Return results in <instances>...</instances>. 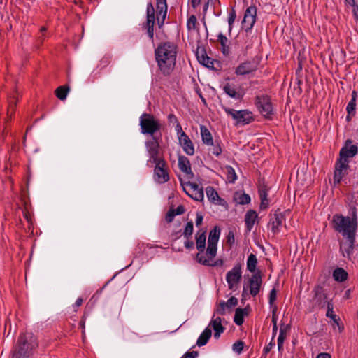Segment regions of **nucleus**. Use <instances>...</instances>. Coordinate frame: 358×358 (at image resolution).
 I'll return each mask as SVG.
<instances>
[{
    "label": "nucleus",
    "instance_id": "8fccbe9b",
    "mask_svg": "<svg viewBox=\"0 0 358 358\" xmlns=\"http://www.w3.org/2000/svg\"><path fill=\"white\" fill-rule=\"evenodd\" d=\"M257 16V8L255 6H249L244 14V17H256Z\"/></svg>",
    "mask_w": 358,
    "mask_h": 358
},
{
    "label": "nucleus",
    "instance_id": "20e7f679",
    "mask_svg": "<svg viewBox=\"0 0 358 358\" xmlns=\"http://www.w3.org/2000/svg\"><path fill=\"white\" fill-rule=\"evenodd\" d=\"M141 132L143 134L152 136H158L157 133L161 134L162 124L159 120L155 118L150 113H144L139 118Z\"/></svg>",
    "mask_w": 358,
    "mask_h": 358
},
{
    "label": "nucleus",
    "instance_id": "dca6fc26",
    "mask_svg": "<svg viewBox=\"0 0 358 358\" xmlns=\"http://www.w3.org/2000/svg\"><path fill=\"white\" fill-rule=\"evenodd\" d=\"M185 185L189 187V189L187 190L185 187H183V189L189 197L197 201L203 200L204 193L203 188L200 187L198 184L189 181L186 182Z\"/></svg>",
    "mask_w": 358,
    "mask_h": 358
},
{
    "label": "nucleus",
    "instance_id": "412c9836",
    "mask_svg": "<svg viewBox=\"0 0 358 358\" xmlns=\"http://www.w3.org/2000/svg\"><path fill=\"white\" fill-rule=\"evenodd\" d=\"M258 218V214L254 210H249L245 215V225L247 232H250Z\"/></svg>",
    "mask_w": 358,
    "mask_h": 358
},
{
    "label": "nucleus",
    "instance_id": "0eeeda50",
    "mask_svg": "<svg viewBox=\"0 0 358 358\" xmlns=\"http://www.w3.org/2000/svg\"><path fill=\"white\" fill-rule=\"evenodd\" d=\"M225 113L231 115L236 121V125H245L251 123L254 120V115L252 113L248 110H236L225 106L222 107Z\"/></svg>",
    "mask_w": 358,
    "mask_h": 358
},
{
    "label": "nucleus",
    "instance_id": "052dcab7",
    "mask_svg": "<svg viewBox=\"0 0 358 358\" xmlns=\"http://www.w3.org/2000/svg\"><path fill=\"white\" fill-rule=\"evenodd\" d=\"M285 337H282L281 336H278V350L280 351L283 349V343H284V341H285Z\"/></svg>",
    "mask_w": 358,
    "mask_h": 358
},
{
    "label": "nucleus",
    "instance_id": "39448f33",
    "mask_svg": "<svg viewBox=\"0 0 358 358\" xmlns=\"http://www.w3.org/2000/svg\"><path fill=\"white\" fill-rule=\"evenodd\" d=\"M358 152V148L355 145H352L350 140H347L345 145L340 150V162L339 167L337 168V171L340 174L345 172L348 169V159L352 158L357 155Z\"/></svg>",
    "mask_w": 358,
    "mask_h": 358
},
{
    "label": "nucleus",
    "instance_id": "603ef678",
    "mask_svg": "<svg viewBox=\"0 0 358 358\" xmlns=\"http://www.w3.org/2000/svg\"><path fill=\"white\" fill-rule=\"evenodd\" d=\"M356 107V100L355 98H352L350 101L348 103L346 110L349 114L355 113Z\"/></svg>",
    "mask_w": 358,
    "mask_h": 358
},
{
    "label": "nucleus",
    "instance_id": "69168bd1",
    "mask_svg": "<svg viewBox=\"0 0 358 358\" xmlns=\"http://www.w3.org/2000/svg\"><path fill=\"white\" fill-rule=\"evenodd\" d=\"M274 345H275L274 343H273L272 342H270L266 346H265L264 348V352L265 354L268 353L271 351V350L273 348Z\"/></svg>",
    "mask_w": 358,
    "mask_h": 358
},
{
    "label": "nucleus",
    "instance_id": "4468645a",
    "mask_svg": "<svg viewBox=\"0 0 358 358\" xmlns=\"http://www.w3.org/2000/svg\"><path fill=\"white\" fill-rule=\"evenodd\" d=\"M262 284V278L261 272L253 273L248 280L247 288L249 289L250 294L252 297H255L259 292Z\"/></svg>",
    "mask_w": 358,
    "mask_h": 358
},
{
    "label": "nucleus",
    "instance_id": "ddd939ff",
    "mask_svg": "<svg viewBox=\"0 0 358 358\" xmlns=\"http://www.w3.org/2000/svg\"><path fill=\"white\" fill-rule=\"evenodd\" d=\"M285 221V215L282 213L275 212L271 215L268 227L273 234H279Z\"/></svg>",
    "mask_w": 358,
    "mask_h": 358
},
{
    "label": "nucleus",
    "instance_id": "7c9ffc66",
    "mask_svg": "<svg viewBox=\"0 0 358 358\" xmlns=\"http://www.w3.org/2000/svg\"><path fill=\"white\" fill-rule=\"evenodd\" d=\"M157 245L151 244H146L145 243H138L135 248V255L137 257H140L143 254L148 255V250L157 248Z\"/></svg>",
    "mask_w": 358,
    "mask_h": 358
},
{
    "label": "nucleus",
    "instance_id": "473e14b6",
    "mask_svg": "<svg viewBox=\"0 0 358 358\" xmlns=\"http://www.w3.org/2000/svg\"><path fill=\"white\" fill-rule=\"evenodd\" d=\"M248 313L245 308H238L236 309L234 317V322L236 325H242L244 322V317Z\"/></svg>",
    "mask_w": 358,
    "mask_h": 358
},
{
    "label": "nucleus",
    "instance_id": "6e6d98bb",
    "mask_svg": "<svg viewBox=\"0 0 358 358\" xmlns=\"http://www.w3.org/2000/svg\"><path fill=\"white\" fill-rule=\"evenodd\" d=\"M198 356L197 351H191L185 352L181 358H196Z\"/></svg>",
    "mask_w": 358,
    "mask_h": 358
},
{
    "label": "nucleus",
    "instance_id": "2eb2a0df",
    "mask_svg": "<svg viewBox=\"0 0 358 358\" xmlns=\"http://www.w3.org/2000/svg\"><path fill=\"white\" fill-rule=\"evenodd\" d=\"M258 69V63L254 60H247L238 65L235 69L237 76H246L255 73Z\"/></svg>",
    "mask_w": 358,
    "mask_h": 358
},
{
    "label": "nucleus",
    "instance_id": "f3484780",
    "mask_svg": "<svg viewBox=\"0 0 358 358\" xmlns=\"http://www.w3.org/2000/svg\"><path fill=\"white\" fill-rule=\"evenodd\" d=\"M166 14V0H157V23L159 29H161L164 24Z\"/></svg>",
    "mask_w": 358,
    "mask_h": 358
},
{
    "label": "nucleus",
    "instance_id": "13d9d810",
    "mask_svg": "<svg viewBox=\"0 0 358 358\" xmlns=\"http://www.w3.org/2000/svg\"><path fill=\"white\" fill-rule=\"evenodd\" d=\"M277 306H274L272 309V323L273 326L277 325V316H276Z\"/></svg>",
    "mask_w": 358,
    "mask_h": 358
},
{
    "label": "nucleus",
    "instance_id": "2f4dec72",
    "mask_svg": "<svg viewBox=\"0 0 358 358\" xmlns=\"http://www.w3.org/2000/svg\"><path fill=\"white\" fill-rule=\"evenodd\" d=\"M211 335L212 331L210 327H207L199 336L196 345L199 347L205 345L211 337Z\"/></svg>",
    "mask_w": 358,
    "mask_h": 358
},
{
    "label": "nucleus",
    "instance_id": "79ce46f5",
    "mask_svg": "<svg viewBox=\"0 0 358 358\" xmlns=\"http://www.w3.org/2000/svg\"><path fill=\"white\" fill-rule=\"evenodd\" d=\"M334 303L332 300L327 301V317L331 318L334 322H336V315L334 311Z\"/></svg>",
    "mask_w": 358,
    "mask_h": 358
},
{
    "label": "nucleus",
    "instance_id": "a19ab883",
    "mask_svg": "<svg viewBox=\"0 0 358 358\" xmlns=\"http://www.w3.org/2000/svg\"><path fill=\"white\" fill-rule=\"evenodd\" d=\"M226 171H227V178L228 181L231 183H234L237 179V176L235 172V170L231 166H227Z\"/></svg>",
    "mask_w": 358,
    "mask_h": 358
},
{
    "label": "nucleus",
    "instance_id": "9d476101",
    "mask_svg": "<svg viewBox=\"0 0 358 358\" xmlns=\"http://www.w3.org/2000/svg\"><path fill=\"white\" fill-rule=\"evenodd\" d=\"M220 229L217 226H215L209 233L206 255L210 259H213L217 255V245L220 236Z\"/></svg>",
    "mask_w": 358,
    "mask_h": 358
},
{
    "label": "nucleus",
    "instance_id": "5701e85b",
    "mask_svg": "<svg viewBox=\"0 0 358 358\" xmlns=\"http://www.w3.org/2000/svg\"><path fill=\"white\" fill-rule=\"evenodd\" d=\"M196 261L202 265L209 266H222L224 264V261L222 259H218L213 263H210V260L213 259H210L208 256L206 257L204 255L198 253L196 256Z\"/></svg>",
    "mask_w": 358,
    "mask_h": 358
},
{
    "label": "nucleus",
    "instance_id": "680f3d73",
    "mask_svg": "<svg viewBox=\"0 0 358 358\" xmlns=\"http://www.w3.org/2000/svg\"><path fill=\"white\" fill-rule=\"evenodd\" d=\"M167 119L169 123L177 124V122H178L176 116L173 113L169 114L167 117Z\"/></svg>",
    "mask_w": 358,
    "mask_h": 358
},
{
    "label": "nucleus",
    "instance_id": "aec40b11",
    "mask_svg": "<svg viewBox=\"0 0 358 358\" xmlns=\"http://www.w3.org/2000/svg\"><path fill=\"white\" fill-rule=\"evenodd\" d=\"M269 187H267L264 182L259 184L258 193L261 200L259 208L261 210H266L269 206V200L268 199V193Z\"/></svg>",
    "mask_w": 358,
    "mask_h": 358
},
{
    "label": "nucleus",
    "instance_id": "5fc2aeb1",
    "mask_svg": "<svg viewBox=\"0 0 358 358\" xmlns=\"http://www.w3.org/2000/svg\"><path fill=\"white\" fill-rule=\"evenodd\" d=\"M176 214L174 213V210L170 209L166 215V221L169 223L171 222L173 220Z\"/></svg>",
    "mask_w": 358,
    "mask_h": 358
},
{
    "label": "nucleus",
    "instance_id": "864d4df0",
    "mask_svg": "<svg viewBox=\"0 0 358 358\" xmlns=\"http://www.w3.org/2000/svg\"><path fill=\"white\" fill-rule=\"evenodd\" d=\"M225 303H227L229 310H231L232 307H234L238 304V299L235 296H231L227 300V301H225Z\"/></svg>",
    "mask_w": 358,
    "mask_h": 358
},
{
    "label": "nucleus",
    "instance_id": "338daca9",
    "mask_svg": "<svg viewBox=\"0 0 358 358\" xmlns=\"http://www.w3.org/2000/svg\"><path fill=\"white\" fill-rule=\"evenodd\" d=\"M194 243L192 241H187L185 242V247L188 250L194 248Z\"/></svg>",
    "mask_w": 358,
    "mask_h": 358
},
{
    "label": "nucleus",
    "instance_id": "bb28decb",
    "mask_svg": "<svg viewBox=\"0 0 358 358\" xmlns=\"http://www.w3.org/2000/svg\"><path fill=\"white\" fill-rule=\"evenodd\" d=\"M206 196H207L208 200L211 203H215V204H221L222 201H224L223 199H222L220 197V196L218 195L217 192L211 186H208L206 188Z\"/></svg>",
    "mask_w": 358,
    "mask_h": 358
},
{
    "label": "nucleus",
    "instance_id": "9b49d317",
    "mask_svg": "<svg viewBox=\"0 0 358 358\" xmlns=\"http://www.w3.org/2000/svg\"><path fill=\"white\" fill-rule=\"evenodd\" d=\"M242 277L241 264H236L232 269L227 272L226 275V281L229 289H234L240 282Z\"/></svg>",
    "mask_w": 358,
    "mask_h": 358
},
{
    "label": "nucleus",
    "instance_id": "c03bdc74",
    "mask_svg": "<svg viewBox=\"0 0 358 358\" xmlns=\"http://www.w3.org/2000/svg\"><path fill=\"white\" fill-rule=\"evenodd\" d=\"M252 47V43L251 41V38H250L248 36H246L245 38V45L241 49L242 55L243 56L247 55L248 51L250 49H251Z\"/></svg>",
    "mask_w": 358,
    "mask_h": 358
},
{
    "label": "nucleus",
    "instance_id": "37998d69",
    "mask_svg": "<svg viewBox=\"0 0 358 358\" xmlns=\"http://www.w3.org/2000/svg\"><path fill=\"white\" fill-rule=\"evenodd\" d=\"M194 231V225L192 221H189L187 223L184 231L183 235L187 238H189L193 234Z\"/></svg>",
    "mask_w": 358,
    "mask_h": 358
},
{
    "label": "nucleus",
    "instance_id": "b1692460",
    "mask_svg": "<svg viewBox=\"0 0 358 358\" xmlns=\"http://www.w3.org/2000/svg\"><path fill=\"white\" fill-rule=\"evenodd\" d=\"M355 240L345 239V242L340 245V251L344 257H350L353 252Z\"/></svg>",
    "mask_w": 358,
    "mask_h": 358
},
{
    "label": "nucleus",
    "instance_id": "f03ea898",
    "mask_svg": "<svg viewBox=\"0 0 358 358\" xmlns=\"http://www.w3.org/2000/svg\"><path fill=\"white\" fill-rule=\"evenodd\" d=\"M357 227L358 221L355 208H352L351 216L337 215V232L344 239H351L352 241L355 240Z\"/></svg>",
    "mask_w": 358,
    "mask_h": 358
},
{
    "label": "nucleus",
    "instance_id": "6ab92c4d",
    "mask_svg": "<svg viewBox=\"0 0 358 358\" xmlns=\"http://www.w3.org/2000/svg\"><path fill=\"white\" fill-rule=\"evenodd\" d=\"M178 167L181 171L185 173L187 179H192L194 178V173L191 169V164L187 157H178Z\"/></svg>",
    "mask_w": 358,
    "mask_h": 358
},
{
    "label": "nucleus",
    "instance_id": "7ed1b4c3",
    "mask_svg": "<svg viewBox=\"0 0 358 358\" xmlns=\"http://www.w3.org/2000/svg\"><path fill=\"white\" fill-rule=\"evenodd\" d=\"M38 346L36 338L31 333L20 334L12 358H28Z\"/></svg>",
    "mask_w": 358,
    "mask_h": 358
},
{
    "label": "nucleus",
    "instance_id": "f704fd0d",
    "mask_svg": "<svg viewBox=\"0 0 358 358\" xmlns=\"http://www.w3.org/2000/svg\"><path fill=\"white\" fill-rule=\"evenodd\" d=\"M247 270L251 273H254L257 265V259L255 255L251 253L247 259Z\"/></svg>",
    "mask_w": 358,
    "mask_h": 358
},
{
    "label": "nucleus",
    "instance_id": "f8f14e48",
    "mask_svg": "<svg viewBox=\"0 0 358 358\" xmlns=\"http://www.w3.org/2000/svg\"><path fill=\"white\" fill-rule=\"evenodd\" d=\"M154 164V177L155 181L160 184L165 183L166 182H167L169 180V176L168 170L166 167V164L164 159H159L156 162H155Z\"/></svg>",
    "mask_w": 358,
    "mask_h": 358
},
{
    "label": "nucleus",
    "instance_id": "f257e3e1",
    "mask_svg": "<svg viewBox=\"0 0 358 358\" xmlns=\"http://www.w3.org/2000/svg\"><path fill=\"white\" fill-rule=\"evenodd\" d=\"M177 55V47L172 42H162L155 50V57L160 72L169 76L173 71Z\"/></svg>",
    "mask_w": 358,
    "mask_h": 358
},
{
    "label": "nucleus",
    "instance_id": "c756f323",
    "mask_svg": "<svg viewBox=\"0 0 358 358\" xmlns=\"http://www.w3.org/2000/svg\"><path fill=\"white\" fill-rule=\"evenodd\" d=\"M196 238V246L197 250L200 252H203L206 248V231H203L200 233V231H198L195 236Z\"/></svg>",
    "mask_w": 358,
    "mask_h": 358
},
{
    "label": "nucleus",
    "instance_id": "a211bd4d",
    "mask_svg": "<svg viewBox=\"0 0 358 358\" xmlns=\"http://www.w3.org/2000/svg\"><path fill=\"white\" fill-rule=\"evenodd\" d=\"M222 318L219 316H216L215 313H213L210 322L209 323L208 327H210L214 331V337L217 339L220 337V335L224 331L225 328L222 324Z\"/></svg>",
    "mask_w": 358,
    "mask_h": 358
},
{
    "label": "nucleus",
    "instance_id": "0e129e2a",
    "mask_svg": "<svg viewBox=\"0 0 358 358\" xmlns=\"http://www.w3.org/2000/svg\"><path fill=\"white\" fill-rule=\"evenodd\" d=\"M173 210H174V213L176 214V215H181L185 211L184 207L182 206H179L176 209H173Z\"/></svg>",
    "mask_w": 358,
    "mask_h": 358
},
{
    "label": "nucleus",
    "instance_id": "de8ad7c7",
    "mask_svg": "<svg viewBox=\"0 0 358 358\" xmlns=\"http://www.w3.org/2000/svg\"><path fill=\"white\" fill-rule=\"evenodd\" d=\"M244 348V342L242 341H238L236 343H234L232 345V350L238 353L241 354V352L243 351Z\"/></svg>",
    "mask_w": 358,
    "mask_h": 358
},
{
    "label": "nucleus",
    "instance_id": "e2e57ef3",
    "mask_svg": "<svg viewBox=\"0 0 358 358\" xmlns=\"http://www.w3.org/2000/svg\"><path fill=\"white\" fill-rule=\"evenodd\" d=\"M203 220V215L200 213H196V225L197 227L200 226L202 224Z\"/></svg>",
    "mask_w": 358,
    "mask_h": 358
},
{
    "label": "nucleus",
    "instance_id": "3c124183",
    "mask_svg": "<svg viewBox=\"0 0 358 358\" xmlns=\"http://www.w3.org/2000/svg\"><path fill=\"white\" fill-rule=\"evenodd\" d=\"M236 11L233 8L229 13V16H228V24H229V31L231 30V27L236 20Z\"/></svg>",
    "mask_w": 358,
    "mask_h": 358
},
{
    "label": "nucleus",
    "instance_id": "a878e982",
    "mask_svg": "<svg viewBox=\"0 0 358 358\" xmlns=\"http://www.w3.org/2000/svg\"><path fill=\"white\" fill-rule=\"evenodd\" d=\"M223 90L229 96L236 100H241L243 96V94L241 92L236 90L235 86L229 83H227L224 86Z\"/></svg>",
    "mask_w": 358,
    "mask_h": 358
},
{
    "label": "nucleus",
    "instance_id": "4d7b16f0",
    "mask_svg": "<svg viewBox=\"0 0 358 358\" xmlns=\"http://www.w3.org/2000/svg\"><path fill=\"white\" fill-rule=\"evenodd\" d=\"M234 234L230 231L227 236V243L231 246L234 243Z\"/></svg>",
    "mask_w": 358,
    "mask_h": 358
},
{
    "label": "nucleus",
    "instance_id": "72a5a7b5",
    "mask_svg": "<svg viewBox=\"0 0 358 358\" xmlns=\"http://www.w3.org/2000/svg\"><path fill=\"white\" fill-rule=\"evenodd\" d=\"M348 276V273L343 268L337 267V294L338 291H343L340 283L347 280Z\"/></svg>",
    "mask_w": 358,
    "mask_h": 358
},
{
    "label": "nucleus",
    "instance_id": "a18cd8bd",
    "mask_svg": "<svg viewBox=\"0 0 358 358\" xmlns=\"http://www.w3.org/2000/svg\"><path fill=\"white\" fill-rule=\"evenodd\" d=\"M17 99L13 96L10 97L9 100V106L8 109V114L11 116L15 112V108L17 105Z\"/></svg>",
    "mask_w": 358,
    "mask_h": 358
},
{
    "label": "nucleus",
    "instance_id": "4c0bfd02",
    "mask_svg": "<svg viewBox=\"0 0 358 358\" xmlns=\"http://www.w3.org/2000/svg\"><path fill=\"white\" fill-rule=\"evenodd\" d=\"M229 312V308L225 303L224 301H220L218 304L216 305V308H215L214 313L217 314L219 315H224L227 312Z\"/></svg>",
    "mask_w": 358,
    "mask_h": 358
},
{
    "label": "nucleus",
    "instance_id": "1a4fd4ad",
    "mask_svg": "<svg viewBox=\"0 0 358 358\" xmlns=\"http://www.w3.org/2000/svg\"><path fill=\"white\" fill-rule=\"evenodd\" d=\"M255 106L259 112L265 117L270 118L273 115V108L271 99L268 95L260 94L255 97Z\"/></svg>",
    "mask_w": 358,
    "mask_h": 358
},
{
    "label": "nucleus",
    "instance_id": "09e8293b",
    "mask_svg": "<svg viewBox=\"0 0 358 358\" xmlns=\"http://www.w3.org/2000/svg\"><path fill=\"white\" fill-rule=\"evenodd\" d=\"M175 131L177 134L178 140H181L182 138L186 137L187 136L183 131L182 126L179 122H177L175 126Z\"/></svg>",
    "mask_w": 358,
    "mask_h": 358
},
{
    "label": "nucleus",
    "instance_id": "cd10ccee",
    "mask_svg": "<svg viewBox=\"0 0 358 358\" xmlns=\"http://www.w3.org/2000/svg\"><path fill=\"white\" fill-rule=\"evenodd\" d=\"M200 132L203 143L206 145H213V138L208 129L204 125H200Z\"/></svg>",
    "mask_w": 358,
    "mask_h": 358
},
{
    "label": "nucleus",
    "instance_id": "423d86ee",
    "mask_svg": "<svg viewBox=\"0 0 358 358\" xmlns=\"http://www.w3.org/2000/svg\"><path fill=\"white\" fill-rule=\"evenodd\" d=\"M162 134H158V136H152L151 138L147 140L145 143V149L148 152V159L147 160V165L152 166L154 163L157 160L162 159L159 157V140L161 139Z\"/></svg>",
    "mask_w": 358,
    "mask_h": 358
},
{
    "label": "nucleus",
    "instance_id": "393cba45",
    "mask_svg": "<svg viewBox=\"0 0 358 358\" xmlns=\"http://www.w3.org/2000/svg\"><path fill=\"white\" fill-rule=\"evenodd\" d=\"M180 144L182 147L184 152L188 155H193L194 154V146L188 136L183 137L181 140H178Z\"/></svg>",
    "mask_w": 358,
    "mask_h": 358
},
{
    "label": "nucleus",
    "instance_id": "6e6552de",
    "mask_svg": "<svg viewBox=\"0 0 358 358\" xmlns=\"http://www.w3.org/2000/svg\"><path fill=\"white\" fill-rule=\"evenodd\" d=\"M155 24V10L152 2H148L146 8V20L141 25L143 31H145L148 38L154 41V26Z\"/></svg>",
    "mask_w": 358,
    "mask_h": 358
},
{
    "label": "nucleus",
    "instance_id": "58836bf2",
    "mask_svg": "<svg viewBox=\"0 0 358 358\" xmlns=\"http://www.w3.org/2000/svg\"><path fill=\"white\" fill-rule=\"evenodd\" d=\"M211 148H209V152H210L213 155L218 157L222 153V148L220 146V141H215L213 142V145H210Z\"/></svg>",
    "mask_w": 358,
    "mask_h": 358
},
{
    "label": "nucleus",
    "instance_id": "774afa93",
    "mask_svg": "<svg viewBox=\"0 0 358 358\" xmlns=\"http://www.w3.org/2000/svg\"><path fill=\"white\" fill-rule=\"evenodd\" d=\"M23 215H24V217L26 219V220H27L29 223L31 224V222H32V218H31V215H30L29 213L26 212V211H24V212H23Z\"/></svg>",
    "mask_w": 358,
    "mask_h": 358
},
{
    "label": "nucleus",
    "instance_id": "e433bc0d",
    "mask_svg": "<svg viewBox=\"0 0 358 358\" xmlns=\"http://www.w3.org/2000/svg\"><path fill=\"white\" fill-rule=\"evenodd\" d=\"M234 199L240 205L248 204L251 201L250 195L245 193L236 194Z\"/></svg>",
    "mask_w": 358,
    "mask_h": 358
},
{
    "label": "nucleus",
    "instance_id": "4be33fe9",
    "mask_svg": "<svg viewBox=\"0 0 358 358\" xmlns=\"http://www.w3.org/2000/svg\"><path fill=\"white\" fill-rule=\"evenodd\" d=\"M196 55L200 64L208 68L213 66V59L207 55L204 48L199 47Z\"/></svg>",
    "mask_w": 358,
    "mask_h": 358
},
{
    "label": "nucleus",
    "instance_id": "c9c22d12",
    "mask_svg": "<svg viewBox=\"0 0 358 358\" xmlns=\"http://www.w3.org/2000/svg\"><path fill=\"white\" fill-rule=\"evenodd\" d=\"M69 91V87L68 86H59L56 89L55 94L59 99L63 101L66 99Z\"/></svg>",
    "mask_w": 358,
    "mask_h": 358
},
{
    "label": "nucleus",
    "instance_id": "c85d7f7f",
    "mask_svg": "<svg viewBox=\"0 0 358 358\" xmlns=\"http://www.w3.org/2000/svg\"><path fill=\"white\" fill-rule=\"evenodd\" d=\"M217 39L221 45V52L224 56H229L231 55V50L229 46L228 45L229 40L228 38L223 35L222 33H220L217 36Z\"/></svg>",
    "mask_w": 358,
    "mask_h": 358
},
{
    "label": "nucleus",
    "instance_id": "49530a36",
    "mask_svg": "<svg viewBox=\"0 0 358 358\" xmlns=\"http://www.w3.org/2000/svg\"><path fill=\"white\" fill-rule=\"evenodd\" d=\"M276 299H277V291H276L275 288H273L270 291V293L268 295V303L272 308L275 306L274 302L275 301Z\"/></svg>",
    "mask_w": 358,
    "mask_h": 358
},
{
    "label": "nucleus",
    "instance_id": "ea45409f",
    "mask_svg": "<svg viewBox=\"0 0 358 358\" xmlns=\"http://www.w3.org/2000/svg\"><path fill=\"white\" fill-rule=\"evenodd\" d=\"M256 22V17H243L242 24L246 31L252 29Z\"/></svg>",
    "mask_w": 358,
    "mask_h": 358
},
{
    "label": "nucleus",
    "instance_id": "bf43d9fd",
    "mask_svg": "<svg viewBox=\"0 0 358 358\" xmlns=\"http://www.w3.org/2000/svg\"><path fill=\"white\" fill-rule=\"evenodd\" d=\"M287 329H288V326H285L283 324H280L279 336H281L286 338Z\"/></svg>",
    "mask_w": 358,
    "mask_h": 358
}]
</instances>
